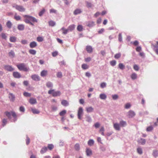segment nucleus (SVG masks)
<instances>
[{"label": "nucleus", "instance_id": "1", "mask_svg": "<svg viewBox=\"0 0 158 158\" xmlns=\"http://www.w3.org/2000/svg\"><path fill=\"white\" fill-rule=\"evenodd\" d=\"M17 68L20 70H23L24 71H28L29 68H27L24 63H20L17 65Z\"/></svg>", "mask_w": 158, "mask_h": 158}, {"label": "nucleus", "instance_id": "2", "mask_svg": "<svg viewBox=\"0 0 158 158\" xmlns=\"http://www.w3.org/2000/svg\"><path fill=\"white\" fill-rule=\"evenodd\" d=\"M6 116L9 118H11V116H12L14 118H15L17 117L16 114L15 112L11 111L10 112L6 111L5 112Z\"/></svg>", "mask_w": 158, "mask_h": 158}, {"label": "nucleus", "instance_id": "3", "mask_svg": "<svg viewBox=\"0 0 158 158\" xmlns=\"http://www.w3.org/2000/svg\"><path fill=\"white\" fill-rule=\"evenodd\" d=\"M49 94H52L53 97L60 96L61 93L60 91H55L54 89L50 90L48 91Z\"/></svg>", "mask_w": 158, "mask_h": 158}, {"label": "nucleus", "instance_id": "4", "mask_svg": "<svg viewBox=\"0 0 158 158\" xmlns=\"http://www.w3.org/2000/svg\"><path fill=\"white\" fill-rule=\"evenodd\" d=\"M12 6L20 12H24L25 10V8L22 6L14 4Z\"/></svg>", "mask_w": 158, "mask_h": 158}, {"label": "nucleus", "instance_id": "5", "mask_svg": "<svg viewBox=\"0 0 158 158\" xmlns=\"http://www.w3.org/2000/svg\"><path fill=\"white\" fill-rule=\"evenodd\" d=\"M83 114V109L82 107H80L79 108L78 111V118L80 119L81 118V117Z\"/></svg>", "mask_w": 158, "mask_h": 158}, {"label": "nucleus", "instance_id": "6", "mask_svg": "<svg viewBox=\"0 0 158 158\" xmlns=\"http://www.w3.org/2000/svg\"><path fill=\"white\" fill-rule=\"evenodd\" d=\"M23 17L25 19L24 20V22L26 23H29L30 22V19L31 16L28 15H24Z\"/></svg>", "mask_w": 158, "mask_h": 158}, {"label": "nucleus", "instance_id": "7", "mask_svg": "<svg viewBox=\"0 0 158 158\" xmlns=\"http://www.w3.org/2000/svg\"><path fill=\"white\" fill-rule=\"evenodd\" d=\"M4 69L5 70L10 71H11L14 70V69L12 66L9 65H5Z\"/></svg>", "mask_w": 158, "mask_h": 158}, {"label": "nucleus", "instance_id": "8", "mask_svg": "<svg viewBox=\"0 0 158 158\" xmlns=\"http://www.w3.org/2000/svg\"><path fill=\"white\" fill-rule=\"evenodd\" d=\"M135 113L133 111L130 110L128 112V116L129 118H131L135 115Z\"/></svg>", "mask_w": 158, "mask_h": 158}, {"label": "nucleus", "instance_id": "9", "mask_svg": "<svg viewBox=\"0 0 158 158\" xmlns=\"http://www.w3.org/2000/svg\"><path fill=\"white\" fill-rule=\"evenodd\" d=\"M32 79L35 81H39L40 80V78L39 76L36 74H34L31 75Z\"/></svg>", "mask_w": 158, "mask_h": 158}, {"label": "nucleus", "instance_id": "10", "mask_svg": "<svg viewBox=\"0 0 158 158\" xmlns=\"http://www.w3.org/2000/svg\"><path fill=\"white\" fill-rule=\"evenodd\" d=\"M86 153L87 156H91L92 154V150L89 148H86Z\"/></svg>", "mask_w": 158, "mask_h": 158}, {"label": "nucleus", "instance_id": "11", "mask_svg": "<svg viewBox=\"0 0 158 158\" xmlns=\"http://www.w3.org/2000/svg\"><path fill=\"white\" fill-rule=\"evenodd\" d=\"M48 73L47 70H42L40 73V75L42 77H44L46 76Z\"/></svg>", "mask_w": 158, "mask_h": 158}, {"label": "nucleus", "instance_id": "12", "mask_svg": "<svg viewBox=\"0 0 158 158\" xmlns=\"http://www.w3.org/2000/svg\"><path fill=\"white\" fill-rule=\"evenodd\" d=\"M13 76L15 78H19L21 77V75L18 72H14Z\"/></svg>", "mask_w": 158, "mask_h": 158}, {"label": "nucleus", "instance_id": "13", "mask_svg": "<svg viewBox=\"0 0 158 158\" xmlns=\"http://www.w3.org/2000/svg\"><path fill=\"white\" fill-rule=\"evenodd\" d=\"M29 103L31 104H34L37 103L36 99L33 98H31L29 100Z\"/></svg>", "mask_w": 158, "mask_h": 158}, {"label": "nucleus", "instance_id": "14", "mask_svg": "<svg viewBox=\"0 0 158 158\" xmlns=\"http://www.w3.org/2000/svg\"><path fill=\"white\" fill-rule=\"evenodd\" d=\"M114 127L116 130L119 131L120 130V127L118 123H114Z\"/></svg>", "mask_w": 158, "mask_h": 158}, {"label": "nucleus", "instance_id": "15", "mask_svg": "<svg viewBox=\"0 0 158 158\" xmlns=\"http://www.w3.org/2000/svg\"><path fill=\"white\" fill-rule=\"evenodd\" d=\"M61 104L64 106H67L69 105V103L68 102L65 100H62L61 102Z\"/></svg>", "mask_w": 158, "mask_h": 158}, {"label": "nucleus", "instance_id": "16", "mask_svg": "<svg viewBox=\"0 0 158 158\" xmlns=\"http://www.w3.org/2000/svg\"><path fill=\"white\" fill-rule=\"evenodd\" d=\"M86 50L89 53H91L93 51V48L90 46H87L86 47Z\"/></svg>", "mask_w": 158, "mask_h": 158}, {"label": "nucleus", "instance_id": "17", "mask_svg": "<svg viewBox=\"0 0 158 158\" xmlns=\"http://www.w3.org/2000/svg\"><path fill=\"white\" fill-rule=\"evenodd\" d=\"M37 43L35 41L31 42L30 44V47L31 48H34L37 46Z\"/></svg>", "mask_w": 158, "mask_h": 158}, {"label": "nucleus", "instance_id": "18", "mask_svg": "<svg viewBox=\"0 0 158 158\" xmlns=\"http://www.w3.org/2000/svg\"><path fill=\"white\" fill-rule=\"evenodd\" d=\"M138 142L142 145H144L145 143L146 140L145 139L141 138L138 141Z\"/></svg>", "mask_w": 158, "mask_h": 158}, {"label": "nucleus", "instance_id": "19", "mask_svg": "<svg viewBox=\"0 0 158 158\" xmlns=\"http://www.w3.org/2000/svg\"><path fill=\"white\" fill-rule=\"evenodd\" d=\"M75 28V25L72 24L69 26L68 28L69 31H71L73 30Z\"/></svg>", "mask_w": 158, "mask_h": 158}, {"label": "nucleus", "instance_id": "20", "mask_svg": "<svg viewBox=\"0 0 158 158\" xmlns=\"http://www.w3.org/2000/svg\"><path fill=\"white\" fill-rule=\"evenodd\" d=\"M86 25L89 27H91L94 25V23L93 22H88L86 23Z\"/></svg>", "mask_w": 158, "mask_h": 158}, {"label": "nucleus", "instance_id": "21", "mask_svg": "<svg viewBox=\"0 0 158 158\" xmlns=\"http://www.w3.org/2000/svg\"><path fill=\"white\" fill-rule=\"evenodd\" d=\"M9 98L10 100L12 101H13L15 98L14 95L11 93H10L9 94Z\"/></svg>", "mask_w": 158, "mask_h": 158}, {"label": "nucleus", "instance_id": "22", "mask_svg": "<svg viewBox=\"0 0 158 158\" xmlns=\"http://www.w3.org/2000/svg\"><path fill=\"white\" fill-rule=\"evenodd\" d=\"M74 148L77 151H79L80 150V146L78 143H76L74 146Z\"/></svg>", "mask_w": 158, "mask_h": 158}, {"label": "nucleus", "instance_id": "23", "mask_svg": "<svg viewBox=\"0 0 158 158\" xmlns=\"http://www.w3.org/2000/svg\"><path fill=\"white\" fill-rule=\"evenodd\" d=\"M94 143V141L93 139H89L88 142V145L89 146H92L93 145Z\"/></svg>", "mask_w": 158, "mask_h": 158}, {"label": "nucleus", "instance_id": "24", "mask_svg": "<svg viewBox=\"0 0 158 158\" xmlns=\"http://www.w3.org/2000/svg\"><path fill=\"white\" fill-rule=\"evenodd\" d=\"M47 148L46 147H43L40 151V153L41 154H43L47 150Z\"/></svg>", "mask_w": 158, "mask_h": 158}, {"label": "nucleus", "instance_id": "25", "mask_svg": "<svg viewBox=\"0 0 158 158\" xmlns=\"http://www.w3.org/2000/svg\"><path fill=\"white\" fill-rule=\"evenodd\" d=\"M18 28L19 30H23L24 29V26L23 24H19L18 26Z\"/></svg>", "mask_w": 158, "mask_h": 158}, {"label": "nucleus", "instance_id": "26", "mask_svg": "<svg viewBox=\"0 0 158 158\" xmlns=\"http://www.w3.org/2000/svg\"><path fill=\"white\" fill-rule=\"evenodd\" d=\"M8 54L9 56L12 57H14L15 56V54L14 52L12 50L9 52Z\"/></svg>", "mask_w": 158, "mask_h": 158}, {"label": "nucleus", "instance_id": "27", "mask_svg": "<svg viewBox=\"0 0 158 158\" xmlns=\"http://www.w3.org/2000/svg\"><path fill=\"white\" fill-rule=\"evenodd\" d=\"M120 125L122 127H124L127 125V123L126 121L123 120L120 121Z\"/></svg>", "mask_w": 158, "mask_h": 158}, {"label": "nucleus", "instance_id": "28", "mask_svg": "<svg viewBox=\"0 0 158 158\" xmlns=\"http://www.w3.org/2000/svg\"><path fill=\"white\" fill-rule=\"evenodd\" d=\"M131 77L133 80H135L137 78V74L135 73H133L131 76Z\"/></svg>", "mask_w": 158, "mask_h": 158}, {"label": "nucleus", "instance_id": "29", "mask_svg": "<svg viewBox=\"0 0 158 158\" xmlns=\"http://www.w3.org/2000/svg\"><path fill=\"white\" fill-rule=\"evenodd\" d=\"M81 11L80 9H77L74 12V14L75 15L80 14L81 12Z\"/></svg>", "mask_w": 158, "mask_h": 158}, {"label": "nucleus", "instance_id": "30", "mask_svg": "<svg viewBox=\"0 0 158 158\" xmlns=\"http://www.w3.org/2000/svg\"><path fill=\"white\" fill-rule=\"evenodd\" d=\"M81 68L83 69H86L89 68V66L87 64H83L82 65Z\"/></svg>", "mask_w": 158, "mask_h": 158}, {"label": "nucleus", "instance_id": "31", "mask_svg": "<svg viewBox=\"0 0 158 158\" xmlns=\"http://www.w3.org/2000/svg\"><path fill=\"white\" fill-rule=\"evenodd\" d=\"M10 40L11 42H14L16 40V38L15 36H11L10 38Z\"/></svg>", "mask_w": 158, "mask_h": 158}, {"label": "nucleus", "instance_id": "32", "mask_svg": "<svg viewBox=\"0 0 158 158\" xmlns=\"http://www.w3.org/2000/svg\"><path fill=\"white\" fill-rule=\"evenodd\" d=\"M86 110L88 112H91L93 111V109L91 107H89L86 108Z\"/></svg>", "mask_w": 158, "mask_h": 158}, {"label": "nucleus", "instance_id": "33", "mask_svg": "<svg viewBox=\"0 0 158 158\" xmlns=\"http://www.w3.org/2000/svg\"><path fill=\"white\" fill-rule=\"evenodd\" d=\"M54 148V145L52 144H48V148L50 150H52Z\"/></svg>", "mask_w": 158, "mask_h": 158}, {"label": "nucleus", "instance_id": "34", "mask_svg": "<svg viewBox=\"0 0 158 158\" xmlns=\"http://www.w3.org/2000/svg\"><path fill=\"white\" fill-rule=\"evenodd\" d=\"M61 30L63 31V34H66L69 31L68 29H65L64 27H62Z\"/></svg>", "mask_w": 158, "mask_h": 158}, {"label": "nucleus", "instance_id": "35", "mask_svg": "<svg viewBox=\"0 0 158 158\" xmlns=\"http://www.w3.org/2000/svg\"><path fill=\"white\" fill-rule=\"evenodd\" d=\"M66 113V111L65 110H64L61 111L59 113V115L60 116H64Z\"/></svg>", "mask_w": 158, "mask_h": 158}, {"label": "nucleus", "instance_id": "36", "mask_svg": "<svg viewBox=\"0 0 158 158\" xmlns=\"http://www.w3.org/2000/svg\"><path fill=\"white\" fill-rule=\"evenodd\" d=\"M31 110L33 113L34 114H38L40 113V112L35 109H32Z\"/></svg>", "mask_w": 158, "mask_h": 158}, {"label": "nucleus", "instance_id": "37", "mask_svg": "<svg viewBox=\"0 0 158 158\" xmlns=\"http://www.w3.org/2000/svg\"><path fill=\"white\" fill-rule=\"evenodd\" d=\"M118 67L121 69H123L125 68V66L121 63H120L118 64Z\"/></svg>", "mask_w": 158, "mask_h": 158}, {"label": "nucleus", "instance_id": "38", "mask_svg": "<svg viewBox=\"0 0 158 158\" xmlns=\"http://www.w3.org/2000/svg\"><path fill=\"white\" fill-rule=\"evenodd\" d=\"M6 25L8 28H10L11 27L12 24L10 21H8L6 23Z\"/></svg>", "mask_w": 158, "mask_h": 158}, {"label": "nucleus", "instance_id": "39", "mask_svg": "<svg viewBox=\"0 0 158 158\" xmlns=\"http://www.w3.org/2000/svg\"><path fill=\"white\" fill-rule=\"evenodd\" d=\"M100 97L101 99H105L106 98V96L104 94H101Z\"/></svg>", "mask_w": 158, "mask_h": 158}, {"label": "nucleus", "instance_id": "40", "mask_svg": "<svg viewBox=\"0 0 158 158\" xmlns=\"http://www.w3.org/2000/svg\"><path fill=\"white\" fill-rule=\"evenodd\" d=\"M56 76L57 77L61 78L62 77V74L61 72H58L56 73Z\"/></svg>", "mask_w": 158, "mask_h": 158}, {"label": "nucleus", "instance_id": "41", "mask_svg": "<svg viewBox=\"0 0 158 158\" xmlns=\"http://www.w3.org/2000/svg\"><path fill=\"white\" fill-rule=\"evenodd\" d=\"M29 52L31 54L35 55L36 53V51L34 50L30 49L29 50Z\"/></svg>", "mask_w": 158, "mask_h": 158}, {"label": "nucleus", "instance_id": "42", "mask_svg": "<svg viewBox=\"0 0 158 158\" xmlns=\"http://www.w3.org/2000/svg\"><path fill=\"white\" fill-rule=\"evenodd\" d=\"M48 23L49 25L51 26H53L55 25V22L53 21H50Z\"/></svg>", "mask_w": 158, "mask_h": 158}, {"label": "nucleus", "instance_id": "43", "mask_svg": "<svg viewBox=\"0 0 158 158\" xmlns=\"http://www.w3.org/2000/svg\"><path fill=\"white\" fill-rule=\"evenodd\" d=\"M116 62L115 60H113L110 62V65L112 66H114L116 64Z\"/></svg>", "mask_w": 158, "mask_h": 158}, {"label": "nucleus", "instance_id": "44", "mask_svg": "<svg viewBox=\"0 0 158 158\" xmlns=\"http://www.w3.org/2000/svg\"><path fill=\"white\" fill-rule=\"evenodd\" d=\"M77 29L80 31H81L83 29V27L81 25H79L77 27Z\"/></svg>", "mask_w": 158, "mask_h": 158}, {"label": "nucleus", "instance_id": "45", "mask_svg": "<svg viewBox=\"0 0 158 158\" xmlns=\"http://www.w3.org/2000/svg\"><path fill=\"white\" fill-rule=\"evenodd\" d=\"M45 12V10L44 8L39 13V15L40 16H42Z\"/></svg>", "mask_w": 158, "mask_h": 158}, {"label": "nucleus", "instance_id": "46", "mask_svg": "<svg viewBox=\"0 0 158 158\" xmlns=\"http://www.w3.org/2000/svg\"><path fill=\"white\" fill-rule=\"evenodd\" d=\"M30 22L31 21L33 22H37V20H36V19L35 18H34L32 16H31V17H30Z\"/></svg>", "mask_w": 158, "mask_h": 158}, {"label": "nucleus", "instance_id": "47", "mask_svg": "<svg viewBox=\"0 0 158 158\" xmlns=\"http://www.w3.org/2000/svg\"><path fill=\"white\" fill-rule=\"evenodd\" d=\"M131 43L133 44L135 46H137L139 44V42L137 40H135L133 42H132Z\"/></svg>", "mask_w": 158, "mask_h": 158}, {"label": "nucleus", "instance_id": "48", "mask_svg": "<svg viewBox=\"0 0 158 158\" xmlns=\"http://www.w3.org/2000/svg\"><path fill=\"white\" fill-rule=\"evenodd\" d=\"M43 38L40 36H39L37 37V40L39 42H42L43 41Z\"/></svg>", "mask_w": 158, "mask_h": 158}, {"label": "nucleus", "instance_id": "49", "mask_svg": "<svg viewBox=\"0 0 158 158\" xmlns=\"http://www.w3.org/2000/svg\"><path fill=\"white\" fill-rule=\"evenodd\" d=\"M153 129V127L152 126H150L148 127L146 129L147 131H152Z\"/></svg>", "mask_w": 158, "mask_h": 158}, {"label": "nucleus", "instance_id": "50", "mask_svg": "<svg viewBox=\"0 0 158 158\" xmlns=\"http://www.w3.org/2000/svg\"><path fill=\"white\" fill-rule=\"evenodd\" d=\"M137 151L138 153L140 154H141L143 153L142 149L139 148H137Z\"/></svg>", "mask_w": 158, "mask_h": 158}, {"label": "nucleus", "instance_id": "51", "mask_svg": "<svg viewBox=\"0 0 158 158\" xmlns=\"http://www.w3.org/2000/svg\"><path fill=\"white\" fill-rule=\"evenodd\" d=\"M121 56V54L120 53L116 54L114 56V58L115 59H118Z\"/></svg>", "mask_w": 158, "mask_h": 158}, {"label": "nucleus", "instance_id": "52", "mask_svg": "<svg viewBox=\"0 0 158 158\" xmlns=\"http://www.w3.org/2000/svg\"><path fill=\"white\" fill-rule=\"evenodd\" d=\"M23 95L26 97H30L31 94L30 93L27 92H25L23 93Z\"/></svg>", "mask_w": 158, "mask_h": 158}, {"label": "nucleus", "instance_id": "53", "mask_svg": "<svg viewBox=\"0 0 158 158\" xmlns=\"http://www.w3.org/2000/svg\"><path fill=\"white\" fill-rule=\"evenodd\" d=\"M133 68L136 71H138L139 69L138 66L136 64L134 65L133 67Z\"/></svg>", "mask_w": 158, "mask_h": 158}, {"label": "nucleus", "instance_id": "54", "mask_svg": "<svg viewBox=\"0 0 158 158\" xmlns=\"http://www.w3.org/2000/svg\"><path fill=\"white\" fill-rule=\"evenodd\" d=\"M58 52L57 51H55L52 53V55L53 56L55 57L58 55Z\"/></svg>", "mask_w": 158, "mask_h": 158}, {"label": "nucleus", "instance_id": "55", "mask_svg": "<svg viewBox=\"0 0 158 158\" xmlns=\"http://www.w3.org/2000/svg\"><path fill=\"white\" fill-rule=\"evenodd\" d=\"M106 84L105 82H102L100 84V86L101 88H103L106 87Z\"/></svg>", "mask_w": 158, "mask_h": 158}, {"label": "nucleus", "instance_id": "56", "mask_svg": "<svg viewBox=\"0 0 158 158\" xmlns=\"http://www.w3.org/2000/svg\"><path fill=\"white\" fill-rule=\"evenodd\" d=\"M46 85L48 87H51L52 86V83L51 82H48L46 84Z\"/></svg>", "mask_w": 158, "mask_h": 158}, {"label": "nucleus", "instance_id": "57", "mask_svg": "<svg viewBox=\"0 0 158 158\" xmlns=\"http://www.w3.org/2000/svg\"><path fill=\"white\" fill-rule=\"evenodd\" d=\"M118 40L119 41L122 42V37L121 33H119L118 35Z\"/></svg>", "mask_w": 158, "mask_h": 158}, {"label": "nucleus", "instance_id": "58", "mask_svg": "<svg viewBox=\"0 0 158 158\" xmlns=\"http://www.w3.org/2000/svg\"><path fill=\"white\" fill-rule=\"evenodd\" d=\"M104 129L103 127H102L100 130V131L101 132V134L102 135H104Z\"/></svg>", "mask_w": 158, "mask_h": 158}, {"label": "nucleus", "instance_id": "59", "mask_svg": "<svg viewBox=\"0 0 158 158\" xmlns=\"http://www.w3.org/2000/svg\"><path fill=\"white\" fill-rule=\"evenodd\" d=\"M7 122V120L6 119H3L2 120V125L3 126H4L6 125Z\"/></svg>", "mask_w": 158, "mask_h": 158}, {"label": "nucleus", "instance_id": "60", "mask_svg": "<svg viewBox=\"0 0 158 158\" xmlns=\"http://www.w3.org/2000/svg\"><path fill=\"white\" fill-rule=\"evenodd\" d=\"M30 138L28 136H27V139L26 140V144L27 145H28L30 143Z\"/></svg>", "mask_w": 158, "mask_h": 158}, {"label": "nucleus", "instance_id": "61", "mask_svg": "<svg viewBox=\"0 0 158 158\" xmlns=\"http://www.w3.org/2000/svg\"><path fill=\"white\" fill-rule=\"evenodd\" d=\"M19 110L20 111L24 112L25 111V108L23 106H21L19 108Z\"/></svg>", "mask_w": 158, "mask_h": 158}, {"label": "nucleus", "instance_id": "62", "mask_svg": "<svg viewBox=\"0 0 158 158\" xmlns=\"http://www.w3.org/2000/svg\"><path fill=\"white\" fill-rule=\"evenodd\" d=\"M21 43L23 44H27V41L26 40H22L21 41Z\"/></svg>", "mask_w": 158, "mask_h": 158}, {"label": "nucleus", "instance_id": "63", "mask_svg": "<svg viewBox=\"0 0 158 158\" xmlns=\"http://www.w3.org/2000/svg\"><path fill=\"white\" fill-rule=\"evenodd\" d=\"M15 19L17 20H19L21 18L19 16L15 15Z\"/></svg>", "mask_w": 158, "mask_h": 158}, {"label": "nucleus", "instance_id": "64", "mask_svg": "<svg viewBox=\"0 0 158 158\" xmlns=\"http://www.w3.org/2000/svg\"><path fill=\"white\" fill-rule=\"evenodd\" d=\"M136 50L137 52H139L141 50V48L140 46L137 47L136 48Z\"/></svg>", "mask_w": 158, "mask_h": 158}]
</instances>
